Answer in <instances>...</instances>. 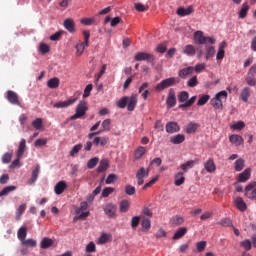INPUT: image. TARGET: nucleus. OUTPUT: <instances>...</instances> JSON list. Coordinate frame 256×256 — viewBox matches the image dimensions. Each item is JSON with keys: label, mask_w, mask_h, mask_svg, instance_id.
I'll return each instance as SVG.
<instances>
[{"label": "nucleus", "mask_w": 256, "mask_h": 256, "mask_svg": "<svg viewBox=\"0 0 256 256\" xmlns=\"http://www.w3.org/2000/svg\"><path fill=\"white\" fill-rule=\"evenodd\" d=\"M125 107H127L128 111H135L137 107V94H132L130 97L124 96L117 102L118 109H125Z\"/></svg>", "instance_id": "nucleus-1"}, {"label": "nucleus", "mask_w": 256, "mask_h": 256, "mask_svg": "<svg viewBox=\"0 0 256 256\" xmlns=\"http://www.w3.org/2000/svg\"><path fill=\"white\" fill-rule=\"evenodd\" d=\"M178 101L179 103H183L179 105V109H185L193 106L195 101H197V96H192L189 99V92L182 91L178 94Z\"/></svg>", "instance_id": "nucleus-2"}, {"label": "nucleus", "mask_w": 256, "mask_h": 256, "mask_svg": "<svg viewBox=\"0 0 256 256\" xmlns=\"http://www.w3.org/2000/svg\"><path fill=\"white\" fill-rule=\"evenodd\" d=\"M227 91L222 90L218 92L214 98L211 99L210 103L214 109H218L219 111H223V101H227Z\"/></svg>", "instance_id": "nucleus-3"}, {"label": "nucleus", "mask_w": 256, "mask_h": 256, "mask_svg": "<svg viewBox=\"0 0 256 256\" xmlns=\"http://www.w3.org/2000/svg\"><path fill=\"white\" fill-rule=\"evenodd\" d=\"M177 83H179V80H177V78L170 77L158 83L155 87V90L158 92L165 91V89H169V87H173V85H177Z\"/></svg>", "instance_id": "nucleus-4"}, {"label": "nucleus", "mask_w": 256, "mask_h": 256, "mask_svg": "<svg viewBox=\"0 0 256 256\" xmlns=\"http://www.w3.org/2000/svg\"><path fill=\"white\" fill-rule=\"evenodd\" d=\"M88 109L89 108L87 107V102L80 101L76 107L75 114L70 117L71 121H75V119H81V117L85 116V113H87Z\"/></svg>", "instance_id": "nucleus-5"}, {"label": "nucleus", "mask_w": 256, "mask_h": 256, "mask_svg": "<svg viewBox=\"0 0 256 256\" xmlns=\"http://www.w3.org/2000/svg\"><path fill=\"white\" fill-rule=\"evenodd\" d=\"M135 61H147V63H155V56L147 52H138L134 56Z\"/></svg>", "instance_id": "nucleus-6"}, {"label": "nucleus", "mask_w": 256, "mask_h": 256, "mask_svg": "<svg viewBox=\"0 0 256 256\" xmlns=\"http://www.w3.org/2000/svg\"><path fill=\"white\" fill-rule=\"evenodd\" d=\"M247 199L256 200V181L250 182L244 189Z\"/></svg>", "instance_id": "nucleus-7"}, {"label": "nucleus", "mask_w": 256, "mask_h": 256, "mask_svg": "<svg viewBox=\"0 0 256 256\" xmlns=\"http://www.w3.org/2000/svg\"><path fill=\"white\" fill-rule=\"evenodd\" d=\"M6 99L11 103V105H16L18 107H21V101L19 100V94H17L13 90H8L6 92Z\"/></svg>", "instance_id": "nucleus-8"}, {"label": "nucleus", "mask_w": 256, "mask_h": 256, "mask_svg": "<svg viewBox=\"0 0 256 256\" xmlns=\"http://www.w3.org/2000/svg\"><path fill=\"white\" fill-rule=\"evenodd\" d=\"M104 213L108 219H115L117 217V206L113 203H108L104 207Z\"/></svg>", "instance_id": "nucleus-9"}, {"label": "nucleus", "mask_w": 256, "mask_h": 256, "mask_svg": "<svg viewBox=\"0 0 256 256\" xmlns=\"http://www.w3.org/2000/svg\"><path fill=\"white\" fill-rule=\"evenodd\" d=\"M166 105L168 109H173V107L177 105V96L175 95V89L173 88L169 89Z\"/></svg>", "instance_id": "nucleus-10"}, {"label": "nucleus", "mask_w": 256, "mask_h": 256, "mask_svg": "<svg viewBox=\"0 0 256 256\" xmlns=\"http://www.w3.org/2000/svg\"><path fill=\"white\" fill-rule=\"evenodd\" d=\"M145 177H149V169L141 167L136 173L137 185H143V183H145Z\"/></svg>", "instance_id": "nucleus-11"}, {"label": "nucleus", "mask_w": 256, "mask_h": 256, "mask_svg": "<svg viewBox=\"0 0 256 256\" xmlns=\"http://www.w3.org/2000/svg\"><path fill=\"white\" fill-rule=\"evenodd\" d=\"M74 103H77V98H72L66 101L54 103L53 107L55 109H67V107H71V105H74Z\"/></svg>", "instance_id": "nucleus-12"}, {"label": "nucleus", "mask_w": 256, "mask_h": 256, "mask_svg": "<svg viewBox=\"0 0 256 256\" xmlns=\"http://www.w3.org/2000/svg\"><path fill=\"white\" fill-rule=\"evenodd\" d=\"M233 203L236 209H238V211H240L241 213H245V211H247V203H245V200H243V198L236 197L234 198Z\"/></svg>", "instance_id": "nucleus-13"}, {"label": "nucleus", "mask_w": 256, "mask_h": 256, "mask_svg": "<svg viewBox=\"0 0 256 256\" xmlns=\"http://www.w3.org/2000/svg\"><path fill=\"white\" fill-rule=\"evenodd\" d=\"M193 73H195V67L188 66L179 70L178 77H180L181 79H187V77L193 75Z\"/></svg>", "instance_id": "nucleus-14"}, {"label": "nucleus", "mask_w": 256, "mask_h": 256, "mask_svg": "<svg viewBox=\"0 0 256 256\" xmlns=\"http://www.w3.org/2000/svg\"><path fill=\"white\" fill-rule=\"evenodd\" d=\"M251 168H246L243 172L238 175L237 181L239 183H245L251 179Z\"/></svg>", "instance_id": "nucleus-15"}, {"label": "nucleus", "mask_w": 256, "mask_h": 256, "mask_svg": "<svg viewBox=\"0 0 256 256\" xmlns=\"http://www.w3.org/2000/svg\"><path fill=\"white\" fill-rule=\"evenodd\" d=\"M194 41L197 45H205L207 43V37L203 35V31H196L194 33Z\"/></svg>", "instance_id": "nucleus-16"}, {"label": "nucleus", "mask_w": 256, "mask_h": 256, "mask_svg": "<svg viewBox=\"0 0 256 256\" xmlns=\"http://www.w3.org/2000/svg\"><path fill=\"white\" fill-rule=\"evenodd\" d=\"M204 168L207 171V173H215V171H217V166L215 165V161H213V159L211 158H209L204 163Z\"/></svg>", "instance_id": "nucleus-17"}, {"label": "nucleus", "mask_w": 256, "mask_h": 256, "mask_svg": "<svg viewBox=\"0 0 256 256\" xmlns=\"http://www.w3.org/2000/svg\"><path fill=\"white\" fill-rule=\"evenodd\" d=\"M63 25L69 33H75V20L74 19H71V18L65 19Z\"/></svg>", "instance_id": "nucleus-18"}, {"label": "nucleus", "mask_w": 256, "mask_h": 256, "mask_svg": "<svg viewBox=\"0 0 256 256\" xmlns=\"http://www.w3.org/2000/svg\"><path fill=\"white\" fill-rule=\"evenodd\" d=\"M166 131L170 134H173L181 131V128L179 127V124H177V122H168L166 124Z\"/></svg>", "instance_id": "nucleus-19"}, {"label": "nucleus", "mask_w": 256, "mask_h": 256, "mask_svg": "<svg viewBox=\"0 0 256 256\" xmlns=\"http://www.w3.org/2000/svg\"><path fill=\"white\" fill-rule=\"evenodd\" d=\"M185 183V172H178L174 175V184L176 187H181Z\"/></svg>", "instance_id": "nucleus-20"}, {"label": "nucleus", "mask_w": 256, "mask_h": 256, "mask_svg": "<svg viewBox=\"0 0 256 256\" xmlns=\"http://www.w3.org/2000/svg\"><path fill=\"white\" fill-rule=\"evenodd\" d=\"M25 149H27V141L25 139H21L16 153V157H18V159H21V157H23Z\"/></svg>", "instance_id": "nucleus-21"}, {"label": "nucleus", "mask_w": 256, "mask_h": 256, "mask_svg": "<svg viewBox=\"0 0 256 256\" xmlns=\"http://www.w3.org/2000/svg\"><path fill=\"white\" fill-rule=\"evenodd\" d=\"M195 163H199V160H189L183 164L180 165V169H182V171H184V173H187V171H189V169H193L195 167Z\"/></svg>", "instance_id": "nucleus-22"}, {"label": "nucleus", "mask_w": 256, "mask_h": 256, "mask_svg": "<svg viewBox=\"0 0 256 256\" xmlns=\"http://www.w3.org/2000/svg\"><path fill=\"white\" fill-rule=\"evenodd\" d=\"M179 17H186L187 15H191L193 13V6H189L188 8L180 7L176 11Z\"/></svg>", "instance_id": "nucleus-23"}, {"label": "nucleus", "mask_w": 256, "mask_h": 256, "mask_svg": "<svg viewBox=\"0 0 256 256\" xmlns=\"http://www.w3.org/2000/svg\"><path fill=\"white\" fill-rule=\"evenodd\" d=\"M65 189H67V183L63 180L58 182L54 187L56 195H61L65 191Z\"/></svg>", "instance_id": "nucleus-24"}, {"label": "nucleus", "mask_w": 256, "mask_h": 256, "mask_svg": "<svg viewBox=\"0 0 256 256\" xmlns=\"http://www.w3.org/2000/svg\"><path fill=\"white\" fill-rule=\"evenodd\" d=\"M229 141L236 147H239V145H243V137H241L240 135H237V134H232L229 137Z\"/></svg>", "instance_id": "nucleus-25"}, {"label": "nucleus", "mask_w": 256, "mask_h": 256, "mask_svg": "<svg viewBox=\"0 0 256 256\" xmlns=\"http://www.w3.org/2000/svg\"><path fill=\"white\" fill-rule=\"evenodd\" d=\"M109 143V138H105V137H95L93 140V145H95L96 147H105V145H107Z\"/></svg>", "instance_id": "nucleus-26"}, {"label": "nucleus", "mask_w": 256, "mask_h": 256, "mask_svg": "<svg viewBox=\"0 0 256 256\" xmlns=\"http://www.w3.org/2000/svg\"><path fill=\"white\" fill-rule=\"evenodd\" d=\"M185 141V135L184 134H177L170 138V143H173V145H181Z\"/></svg>", "instance_id": "nucleus-27"}, {"label": "nucleus", "mask_w": 256, "mask_h": 256, "mask_svg": "<svg viewBox=\"0 0 256 256\" xmlns=\"http://www.w3.org/2000/svg\"><path fill=\"white\" fill-rule=\"evenodd\" d=\"M225 47H227V43L226 42H221L219 44L218 52H217V55H216V59L218 61L225 57Z\"/></svg>", "instance_id": "nucleus-28"}, {"label": "nucleus", "mask_w": 256, "mask_h": 256, "mask_svg": "<svg viewBox=\"0 0 256 256\" xmlns=\"http://www.w3.org/2000/svg\"><path fill=\"white\" fill-rule=\"evenodd\" d=\"M249 97H251V89L249 87L243 88L240 93V98L244 101V103H247V101H249Z\"/></svg>", "instance_id": "nucleus-29"}, {"label": "nucleus", "mask_w": 256, "mask_h": 256, "mask_svg": "<svg viewBox=\"0 0 256 256\" xmlns=\"http://www.w3.org/2000/svg\"><path fill=\"white\" fill-rule=\"evenodd\" d=\"M19 241L22 243L27 239V227L22 226L19 228L18 233H17Z\"/></svg>", "instance_id": "nucleus-30"}, {"label": "nucleus", "mask_w": 256, "mask_h": 256, "mask_svg": "<svg viewBox=\"0 0 256 256\" xmlns=\"http://www.w3.org/2000/svg\"><path fill=\"white\" fill-rule=\"evenodd\" d=\"M147 153V149L145 147L140 146L134 151V159L139 160Z\"/></svg>", "instance_id": "nucleus-31"}, {"label": "nucleus", "mask_w": 256, "mask_h": 256, "mask_svg": "<svg viewBox=\"0 0 256 256\" xmlns=\"http://www.w3.org/2000/svg\"><path fill=\"white\" fill-rule=\"evenodd\" d=\"M53 245V239L44 237L40 243L41 249H49V247H52Z\"/></svg>", "instance_id": "nucleus-32"}, {"label": "nucleus", "mask_w": 256, "mask_h": 256, "mask_svg": "<svg viewBox=\"0 0 256 256\" xmlns=\"http://www.w3.org/2000/svg\"><path fill=\"white\" fill-rule=\"evenodd\" d=\"M235 171H243L245 169V160L243 158H238L234 163Z\"/></svg>", "instance_id": "nucleus-33"}, {"label": "nucleus", "mask_w": 256, "mask_h": 256, "mask_svg": "<svg viewBox=\"0 0 256 256\" xmlns=\"http://www.w3.org/2000/svg\"><path fill=\"white\" fill-rule=\"evenodd\" d=\"M40 172H41V166L38 164V165H36L35 169L32 170V176L30 179L31 184H33V183H35V181H37Z\"/></svg>", "instance_id": "nucleus-34"}, {"label": "nucleus", "mask_w": 256, "mask_h": 256, "mask_svg": "<svg viewBox=\"0 0 256 256\" xmlns=\"http://www.w3.org/2000/svg\"><path fill=\"white\" fill-rule=\"evenodd\" d=\"M27 209V204H21L16 210V221H20L21 217H23V213Z\"/></svg>", "instance_id": "nucleus-35"}, {"label": "nucleus", "mask_w": 256, "mask_h": 256, "mask_svg": "<svg viewBox=\"0 0 256 256\" xmlns=\"http://www.w3.org/2000/svg\"><path fill=\"white\" fill-rule=\"evenodd\" d=\"M196 49H195V46L193 45H186L183 49V53L185 55H188L189 57H193V55H195L196 53Z\"/></svg>", "instance_id": "nucleus-36"}, {"label": "nucleus", "mask_w": 256, "mask_h": 256, "mask_svg": "<svg viewBox=\"0 0 256 256\" xmlns=\"http://www.w3.org/2000/svg\"><path fill=\"white\" fill-rule=\"evenodd\" d=\"M130 205L129 200H122L119 204L120 213H127Z\"/></svg>", "instance_id": "nucleus-37"}, {"label": "nucleus", "mask_w": 256, "mask_h": 256, "mask_svg": "<svg viewBox=\"0 0 256 256\" xmlns=\"http://www.w3.org/2000/svg\"><path fill=\"white\" fill-rule=\"evenodd\" d=\"M107 169H109V160H101L97 172L103 173V171H107Z\"/></svg>", "instance_id": "nucleus-38"}, {"label": "nucleus", "mask_w": 256, "mask_h": 256, "mask_svg": "<svg viewBox=\"0 0 256 256\" xmlns=\"http://www.w3.org/2000/svg\"><path fill=\"white\" fill-rule=\"evenodd\" d=\"M186 234H187V229L185 227H181L175 232L173 239L174 240L181 239V237H185Z\"/></svg>", "instance_id": "nucleus-39"}, {"label": "nucleus", "mask_w": 256, "mask_h": 256, "mask_svg": "<svg viewBox=\"0 0 256 256\" xmlns=\"http://www.w3.org/2000/svg\"><path fill=\"white\" fill-rule=\"evenodd\" d=\"M197 129H199V124L191 122L186 126V133L191 135L192 133H195Z\"/></svg>", "instance_id": "nucleus-40"}, {"label": "nucleus", "mask_w": 256, "mask_h": 256, "mask_svg": "<svg viewBox=\"0 0 256 256\" xmlns=\"http://www.w3.org/2000/svg\"><path fill=\"white\" fill-rule=\"evenodd\" d=\"M47 86L49 87V89H57V87H59V78H51L50 80H48Z\"/></svg>", "instance_id": "nucleus-41"}, {"label": "nucleus", "mask_w": 256, "mask_h": 256, "mask_svg": "<svg viewBox=\"0 0 256 256\" xmlns=\"http://www.w3.org/2000/svg\"><path fill=\"white\" fill-rule=\"evenodd\" d=\"M211 99V96L209 95H202L199 97L197 101L198 107H203V105H206V103Z\"/></svg>", "instance_id": "nucleus-42"}, {"label": "nucleus", "mask_w": 256, "mask_h": 256, "mask_svg": "<svg viewBox=\"0 0 256 256\" xmlns=\"http://www.w3.org/2000/svg\"><path fill=\"white\" fill-rule=\"evenodd\" d=\"M16 190H17V186H6L0 192V197H5L8 193H11V192L16 191Z\"/></svg>", "instance_id": "nucleus-43"}, {"label": "nucleus", "mask_w": 256, "mask_h": 256, "mask_svg": "<svg viewBox=\"0 0 256 256\" xmlns=\"http://www.w3.org/2000/svg\"><path fill=\"white\" fill-rule=\"evenodd\" d=\"M247 13H249V6L247 4H243L239 11V19H245V17H247Z\"/></svg>", "instance_id": "nucleus-44"}, {"label": "nucleus", "mask_w": 256, "mask_h": 256, "mask_svg": "<svg viewBox=\"0 0 256 256\" xmlns=\"http://www.w3.org/2000/svg\"><path fill=\"white\" fill-rule=\"evenodd\" d=\"M215 55V47L213 46H207L206 47V60L209 61V59H211V57H213Z\"/></svg>", "instance_id": "nucleus-45"}, {"label": "nucleus", "mask_w": 256, "mask_h": 256, "mask_svg": "<svg viewBox=\"0 0 256 256\" xmlns=\"http://www.w3.org/2000/svg\"><path fill=\"white\" fill-rule=\"evenodd\" d=\"M171 223L172 225H183V223H185V219L181 216H173L171 218Z\"/></svg>", "instance_id": "nucleus-46"}, {"label": "nucleus", "mask_w": 256, "mask_h": 256, "mask_svg": "<svg viewBox=\"0 0 256 256\" xmlns=\"http://www.w3.org/2000/svg\"><path fill=\"white\" fill-rule=\"evenodd\" d=\"M32 126L34 127V129H37L38 131L43 129V119L41 118H36L33 122H32Z\"/></svg>", "instance_id": "nucleus-47"}, {"label": "nucleus", "mask_w": 256, "mask_h": 256, "mask_svg": "<svg viewBox=\"0 0 256 256\" xmlns=\"http://www.w3.org/2000/svg\"><path fill=\"white\" fill-rule=\"evenodd\" d=\"M97 163H99L98 157H94V158L90 159L87 163L88 169H95V167H97Z\"/></svg>", "instance_id": "nucleus-48"}, {"label": "nucleus", "mask_w": 256, "mask_h": 256, "mask_svg": "<svg viewBox=\"0 0 256 256\" xmlns=\"http://www.w3.org/2000/svg\"><path fill=\"white\" fill-rule=\"evenodd\" d=\"M119 177H117L116 174H109L105 180L106 185H112V183H115Z\"/></svg>", "instance_id": "nucleus-49"}, {"label": "nucleus", "mask_w": 256, "mask_h": 256, "mask_svg": "<svg viewBox=\"0 0 256 256\" xmlns=\"http://www.w3.org/2000/svg\"><path fill=\"white\" fill-rule=\"evenodd\" d=\"M81 149H83V144L75 145L72 148V150L70 151V157H75V155H77V153H79V151H81Z\"/></svg>", "instance_id": "nucleus-50"}, {"label": "nucleus", "mask_w": 256, "mask_h": 256, "mask_svg": "<svg viewBox=\"0 0 256 256\" xmlns=\"http://www.w3.org/2000/svg\"><path fill=\"white\" fill-rule=\"evenodd\" d=\"M114 192H115V188H113V187H106V188L103 189L101 195H102V197L107 198V197H109V195H111Z\"/></svg>", "instance_id": "nucleus-51"}, {"label": "nucleus", "mask_w": 256, "mask_h": 256, "mask_svg": "<svg viewBox=\"0 0 256 256\" xmlns=\"http://www.w3.org/2000/svg\"><path fill=\"white\" fill-rule=\"evenodd\" d=\"M21 245H26V247H37V241L34 239H25L21 242Z\"/></svg>", "instance_id": "nucleus-52"}, {"label": "nucleus", "mask_w": 256, "mask_h": 256, "mask_svg": "<svg viewBox=\"0 0 256 256\" xmlns=\"http://www.w3.org/2000/svg\"><path fill=\"white\" fill-rule=\"evenodd\" d=\"M207 242L206 241H200L196 243V249L198 253H203V250L206 249Z\"/></svg>", "instance_id": "nucleus-53"}, {"label": "nucleus", "mask_w": 256, "mask_h": 256, "mask_svg": "<svg viewBox=\"0 0 256 256\" xmlns=\"http://www.w3.org/2000/svg\"><path fill=\"white\" fill-rule=\"evenodd\" d=\"M11 159H13V154L12 153H5L3 156H2V163H4L5 165L11 163Z\"/></svg>", "instance_id": "nucleus-54"}, {"label": "nucleus", "mask_w": 256, "mask_h": 256, "mask_svg": "<svg viewBox=\"0 0 256 256\" xmlns=\"http://www.w3.org/2000/svg\"><path fill=\"white\" fill-rule=\"evenodd\" d=\"M63 33H65V31H63V30L55 32L54 34H52L50 36V41H59V39H61V35H63Z\"/></svg>", "instance_id": "nucleus-55"}, {"label": "nucleus", "mask_w": 256, "mask_h": 256, "mask_svg": "<svg viewBox=\"0 0 256 256\" xmlns=\"http://www.w3.org/2000/svg\"><path fill=\"white\" fill-rule=\"evenodd\" d=\"M218 225H221L222 227H231V225H233V221L229 218H224L218 222Z\"/></svg>", "instance_id": "nucleus-56"}, {"label": "nucleus", "mask_w": 256, "mask_h": 256, "mask_svg": "<svg viewBox=\"0 0 256 256\" xmlns=\"http://www.w3.org/2000/svg\"><path fill=\"white\" fill-rule=\"evenodd\" d=\"M97 251V246L93 242H89L86 245V253H95Z\"/></svg>", "instance_id": "nucleus-57"}, {"label": "nucleus", "mask_w": 256, "mask_h": 256, "mask_svg": "<svg viewBox=\"0 0 256 256\" xmlns=\"http://www.w3.org/2000/svg\"><path fill=\"white\" fill-rule=\"evenodd\" d=\"M199 85V81H197V76H193L187 81L188 87H197Z\"/></svg>", "instance_id": "nucleus-58"}, {"label": "nucleus", "mask_w": 256, "mask_h": 256, "mask_svg": "<svg viewBox=\"0 0 256 256\" xmlns=\"http://www.w3.org/2000/svg\"><path fill=\"white\" fill-rule=\"evenodd\" d=\"M85 47H87L85 43L83 42L78 43L76 45L77 55H83V52L85 51Z\"/></svg>", "instance_id": "nucleus-59"}, {"label": "nucleus", "mask_w": 256, "mask_h": 256, "mask_svg": "<svg viewBox=\"0 0 256 256\" xmlns=\"http://www.w3.org/2000/svg\"><path fill=\"white\" fill-rule=\"evenodd\" d=\"M88 207L89 205L87 202H81L80 207L76 209L77 215H79V213H84L83 211H87Z\"/></svg>", "instance_id": "nucleus-60"}, {"label": "nucleus", "mask_w": 256, "mask_h": 256, "mask_svg": "<svg viewBox=\"0 0 256 256\" xmlns=\"http://www.w3.org/2000/svg\"><path fill=\"white\" fill-rule=\"evenodd\" d=\"M240 245L245 249V251H251V240L246 239L242 241Z\"/></svg>", "instance_id": "nucleus-61"}, {"label": "nucleus", "mask_w": 256, "mask_h": 256, "mask_svg": "<svg viewBox=\"0 0 256 256\" xmlns=\"http://www.w3.org/2000/svg\"><path fill=\"white\" fill-rule=\"evenodd\" d=\"M246 83L250 87H255V85H256L255 76L248 75V77H246Z\"/></svg>", "instance_id": "nucleus-62"}, {"label": "nucleus", "mask_w": 256, "mask_h": 256, "mask_svg": "<svg viewBox=\"0 0 256 256\" xmlns=\"http://www.w3.org/2000/svg\"><path fill=\"white\" fill-rule=\"evenodd\" d=\"M40 52H42L43 55L49 53V51H51V48L49 47V45L45 44V43H42L40 44Z\"/></svg>", "instance_id": "nucleus-63"}, {"label": "nucleus", "mask_w": 256, "mask_h": 256, "mask_svg": "<svg viewBox=\"0 0 256 256\" xmlns=\"http://www.w3.org/2000/svg\"><path fill=\"white\" fill-rule=\"evenodd\" d=\"M125 193L126 195H135V187L132 185H126Z\"/></svg>", "instance_id": "nucleus-64"}]
</instances>
